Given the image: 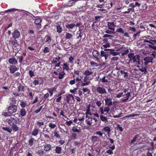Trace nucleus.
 I'll return each mask as SVG.
<instances>
[{"instance_id": "obj_9", "label": "nucleus", "mask_w": 156, "mask_h": 156, "mask_svg": "<svg viewBox=\"0 0 156 156\" xmlns=\"http://www.w3.org/2000/svg\"><path fill=\"white\" fill-rule=\"evenodd\" d=\"M44 122L43 120L41 119H39L35 123V125L38 128L41 129L43 128V126H44Z\"/></svg>"}, {"instance_id": "obj_55", "label": "nucleus", "mask_w": 156, "mask_h": 156, "mask_svg": "<svg viewBox=\"0 0 156 156\" xmlns=\"http://www.w3.org/2000/svg\"><path fill=\"white\" fill-rule=\"evenodd\" d=\"M74 60V58L73 57L71 56L69 57V58L68 62L69 63L72 64L73 63V61Z\"/></svg>"}, {"instance_id": "obj_51", "label": "nucleus", "mask_w": 156, "mask_h": 156, "mask_svg": "<svg viewBox=\"0 0 156 156\" xmlns=\"http://www.w3.org/2000/svg\"><path fill=\"white\" fill-rule=\"evenodd\" d=\"M90 112V106H88V107L87 109L86 110V112H85V114L86 115V117H87V116H88V114Z\"/></svg>"}, {"instance_id": "obj_46", "label": "nucleus", "mask_w": 156, "mask_h": 156, "mask_svg": "<svg viewBox=\"0 0 156 156\" xmlns=\"http://www.w3.org/2000/svg\"><path fill=\"white\" fill-rule=\"evenodd\" d=\"M34 139L31 137L29 140L28 141L29 142V145L31 146L33 145V143L34 142Z\"/></svg>"}, {"instance_id": "obj_18", "label": "nucleus", "mask_w": 156, "mask_h": 156, "mask_svg": "<svg viewBox=\"0 0 156 156\" xmlns=\"http://www.w3.org/2000/svg\"><path fill=\"white\" fill-rule=\"evenodd\" d=\"M92 54L94 57L96 59V61H98L99 59L98 58L99 55L98 52L97 50H94L92 52Z\"/></svg>"}, {"instance_id": "obj_56", "label": "nucleus", "mask_w": 156, "mask_h": 156, "mask_svg": "<svg viewBox=\"0 0 156 156\" xmlns=\"http://www.w3.org/2000/svg\"><path fill=\"white\" fill-rule=\"evenodd\" d=\"M50 49L48 47H45L43 50V52L44 53L49 52Z\"/></svg>"}, {"instance_id": "obj_63", "label": "nucleus", "mask_w": 156, "mask_h": 156, "mask_svg": "<svg viewBox=\"0 0 156 156\" xmlns=\"http://www.w3.org/2000/svg\"><path fill=\"white\" fill-rule=\"evenodd\" d=\"M140 31L137 32L136 34H134L133 35V37L134 39H136V37H139L140 36Z\"/></svg>"}, {"instance_id": "obj_22", "label": "nucleus", "mask_w": 156, "mask_h": 156, "mask_svg": "<svg viewBox=\"0 0 156 156\" xmlns=\"http://www.w3.org/2000/svg\"><path fill=\"white\" fill-rule=\"evenodd\" d=\"M45 42L47 44H49L51 42V37L47 35L44 37Z\"/></svg>"}, {"instance_id": "obj_44", "label": "nucleus", "mask_w": 156, "mask_h": 156, "mask_svg": "<svg viewBox=\"0 0 156 156\" xmlns=\"http://www.w3.org/2000/svg\"><path fill=\"white\" fill-rule=\"evenodd\" d=\"M90 64L92 67H96L99 66L98 63H96L93 61H90Z\"/></svg>"}, {"instance_id": "obj_54", "label": "nucleus", "mask_w": 156, "mask_h": 156, "mask_svg": "<svg viewBox=\"0 0 156 156\" xmlns=\"http://www.w3.org/2000/svg\"><path fill=\"white\" fill-rule=\"evenodd\" d=\"M116 31L117 32L121 33L122 34L124 33V31L121 28H119L117 29L116 30Z\"/></svg>"}, {"instance_id": "obj_27", "label": "nucleus", "mask_w": 156, "mask_h": 156, "mask_svg": "<svg viewBox=\"0 0 156 156\" xmlns=\"http://www.w3.org/2000/svg\"><path fill=\"white\" fill-rule=\"evenodd\" d=\"M39 130L38 129L35 128L33 130L31 135L33 136H36L38 133Z\"/></svg>"}, {"instance_id": "obj_23", "label": "nucleus", "mask_w": 156, "mask_h": 156, "mask_svg": "<svg viewBox=\"0 0 156 156\" xmlns=\"http://www.w3.org/2000/svg\"><path fill=\"white\" fill-rule=\"evenodd\" d=\"M103 130L107 133L108 135L110 137V132L111 131L110 128L108 126H106L104 128Z\"/></svg>"}, {"instance_id": "obj_57", "label": "nucleus", "mask_w": 156, "mask_h": 156, "mask_svg": "<svg viewBox=\"0 0 156 156\" xmlns=\"http://www.w3.org/2000/svg\"><path fill=\"white\" fill-rule=\"evenodd\" d=\"M43 106V105L41 106L40 107L39 109L35 110L34 112V113H35L36 114H37V113H38L39 112L41 111V110L42 109Z\"/></svg>"}, {"instance_id": "obj_40", "label": "nucleus", "mask_w": 156, "mask_h": 156, "mask_svg": "<svg viewBox=\"0 0 156 156\" xmlns=\"http://www.w3.org/2000/svg\"><path fill=\"white\" fill-rule=\"evenodd\" d=\"M72 131L74 133H80L81 131V130L79 129H78L76 127L73 126L72 129Z\"/></svg>"}, {"instance_id": "obj_17", "label": "nucleus", "mask_w": 156, "mask_h": 156, "mask_svg": "<svg viewBox=\"0 0 156 156\" xmlns=\"http://www.w3.org/2000/svg\"><path fill=\"white\" fill-rule=\"evenodd\" d=\"M93 73L92 70L91 69H89L85 70L83 74L86 76H88L92 75Z\"/></svg>"}, {"instance_id": "obj_34", "label": "nucleus", "mask_w": 156, "mask_h": 156, "mask_svg": "<svg viewBox=\"0 0 156 156\" xmlns=\"http://www.w3.org/2000/svg\"><path fill=\"white\" fill-rule=\"evenodd\" d=\"M17 91L19 92L21 91H24V86L21 84H20L17 87Z\"/></svg>"}, {"instance_id": "obj_14", "label": "nucleus", "mask_w": 156, "mask_h": 156, "mask_svg": "<svg viewBox=\"0 0 156 156\" xmlns=\"http://www.w3.org/2000/svg\"><path fill=\"white\" fill-rule=\"evenodd\" d=\"M37 18L35 20V23L37 25V28H41L42 20L39 17H37Z\"/></svg>"}, {"instance_id": "obj_7", "label": "nucleus", "mask_w": 156, "mask_h": 156, "mask_svg": "<svg viewBox=\"0 0 156 156\" xmlns=\"http://www.w3.org/2000/svg\"><path fill=\"white\" fill-rule=\"evenodd\" d=\"M139 70L141 72L143 73L145 75L147 73V66L145 65L144 63H142L141 66L139 68Z\"/></svg>"}, {"instance_id": "obj_52", "label": "nucleus", "mask_w": 156, "mask_h": 156, "mask_svg": "<svg viewBox=\"0 0 156 156\" xmlns=\"http://www.w3.org/2000/svg\"><path fill=\"white\" fill-rule=\"evenodd\" d=\"M110 47V45L109 43H107L105 44L102 45V46L101 47V48L104 49H105V48H106L108 47Z\"/></svg>"}, {"instance_id": "obj_13", "label": "nucleus", "mask_w": 156, "mask_h": 156, "mask_svg": "<svg viewBox=\"0 0 156 156\" xmlns=\"http://www.w3.org/2000/svg\"><path fill=\"white\" fill-rule=\"evenodd\" d=\"M12 37L15 39L18 38L20 36V33L17 30H15L12 33Z\"/></svg>"}, {"instance_id": "obj_50", "label": "nucleus", "mask_w": 156, "mask_h": 156, "mask_svg": "<svg viewBox=\"0 0 156 156\" xmlns=\"http://www.w3.org/2000/svg\"><path fill=\"white\" fill-rule=\"evenodd\" d=\"M103 37H108L109 39H112V37H114L113 36L109 35L108 34H105L103 36Z\"/></svg>"}, {"instance_id": "obj_19", "label": "nucleus", "mask_w": 156, "mask_h": 156, "mask_svg": "<svg viewBox=\"0 0 156 156\" xmlns=\"http://www.w3.org/2000/svg\"><path fill=\"white\" fill-rule=\"evenodd\" d=\"M8 62L10 64L14 65L17 63V61L15 58H12L9 59Z\"/></svg>"}, {"instance_id": "obj_41", "label": "nucleus", "mask_w": 156, "mask_h": 156, "mask_svg": "<svg viewBox=\"0 0 156 156\" xmlns=\"http://www.w3.org/2000/svg\"><path fill=\"white\" fill-rule=\"evenodd\" d=\"M27 112L24 109H22L20 111V115L22 117H23L26 115Z\"/></svg>"}, {"instance_id": "obj_16", "label": "nucleus", "mask_w": 156, "mask_h": 156, "mask_svg": "<svg viewBox=\"0 0 156 156\" xmlns=\"http://www.w3.org/2000/svg\"><path fill=\"white\" fill-rule=\"evenodd\" d=\"M104 51H108V53L109 54V55L111 54L114 56H115L118 55L119 53L115 51L113 49H104Z\"/></svg>"}, {"instance_id": "obj_32", "label": "nucleus", "mask_w": 156, "mask_h": 156, "mask_svg": "<svg viewBox=\"0 0 156 156\" xmlns=\"http://www.w3.org/2000/svg\"><path fill=\"white\" fill-rule=\"evenodd\" d=\"M62 30V28L60 25L58 24L56 26V31L58 33H61Z\"/></svg>"}, {"instance_id": "obj_4", "label": "nucleus", "mask_w": 156, "mask_h": 156, "mask_svg": "<svg viewBox=\"0 0 156 156\" xmlns=\"http://www.w3.org/2000/svg\"><path fill=\"white\" fill-rule=\"evenodd\" d=\"M92 78L89 76H85L83 79V82H81V86H84L89 85L90 83V82L89 80H92Z\"/></svg>"}, {"instance_id": "obj_26", "label": "nucleus", "mask_w": 156, "mask_h": 156, "mask_svg": "<svg viewBox=\"0 0 156 156\" xmlns=\"http://www.w3.org/2000/svg\"><path fill=\"white\" fill-rule=\"evenodd\" d=\"M10 72L11 73H13L15 71L18 70L17 68L15 66H12L9 69Z\"/></svg>"}, {"instance_id": "obj_42", "label": "nucleus", "mask_w": 156, "mask_h": 156, "mask_svg": "<svg viewBox=\"0 0 156 156\" xmlns=\"http://www.w3.org/2000/svg\"><path fill=\"white\" fill-rule=\"evenodd\" d=\"M65 75V73L63 71L59 73L58 74V78L59 79H63Z\"/></svg>"}, {"instance_id": "obj_48", "label": "nucleus", "mask_w": 156, "mask_h": 156, "mask_svg": "<svg viewBox=\"0 0 156 156\" xmlns=\"http://www.w3.org/2000/svg\"><path fill=\"white\" fill-rule=\"evenodd\" d=\"M53 134L55 137L58 138H60V136L58 133V131H54Z\"/></svg>"}, {"instance_id": "obj_10", "label": "nucleus", "mask_w": 156, "mask_h": 156, "mask_svg": "<svg viewBox=\"0 0 156 156\" xmlns=\"http://www.w3.org/2000/svg\"><path fill=\"white\" fill-rule=\"evenodd\" d=\"M107 26L109 30L113 31L115 30V25L113 22H107Z\"/></svg>"}, {"instance_id": "obj_36", "label": "nucleus", "mask_w": 156, "mask_h": 156, "mask_svg": "<svg viewBox=\"0 0 156 156\" xmlns=\"http://www.w3.org/2000/svg\"><path fill=\"white\" fill-rule=\"evenodd\" d=\"M44 150L46 151H49L51 149V146L49 144H47L46 145L44 146Z\"/></svg>"}, {"instance_id": "obj_53", "label": "nucleus", "mask_w": 156, "mask_h": 156, "mask_svg": "<svg viewBox=\"0 0 156 156\" xmlns=\"http://www.w3.org/2000/svg\"><path fill=\"white\" fill-rule=\"evenodd\" d=\"M142 41H143L145 43H148L150 44H152V45H154V44L152 43L151 41V40H150L149 41L148 40H146L145 39H142L141 40Z\"/></svg>"}, {"instance_id": "obj_2", "label": "nucleus", "mask_w": 156, "mask_h": 156, "mask_svg": "<svg viewBox=\"0 0 156 156\" xmlns=\"http://www.w3.org/2000/svg\"><path fill=\"white\" fill-rule=\"evenodd\" d=\"M17 118L11 117L8 119L7 122L8 124L11 126L12 129L15 131L19 130V128L17 126Z\"/></svg>"}, {"instance_id": "obj_12", "label": "nucleus", "mask_w": 156, "mask_h": 156, "mask_svg": "<svg viewBox=\"0 0 156 156\" xmlns=\"http://www.w3.org/2000/svg\"><path fill=\"white\" fill-rule=\"evenodd\" d=\"M86 124L89 126H91L92 124L93 123V118L92 117L87 116V117H86Z\"/></svg>"}, {"instance_id": "obj_25", "label": "nucleus", "mask_w": 156, "mask_h": 156, "mask_svg": "<svg viewBox=\"0 0 156 156\" xmlns=\"http://www.w3.org/2000/svg\"><path fill=\"white\" fill-rule=\"evenodd\" d=\"M43 83V81L41 80H34L33 82L32 83L36 86L38 84L41 85Z\"/></svg>"}, {"instance_id": "obj_61", "label": "nucleus", "mask_w": 156, "mask_h": 156, "mask_svg": "<svg viewBox=\"0 0 156 156\" xmlns=\"http://www.w3.org/2000/svg\"><path fill=\"white\" fill-rule=\"evenodd\" d=\"M93 115L94 116H96L98 118L99 117V115L97 113H94V114L91 113L90 112L88 114V115Z\"/></svg>"}, {"instance_id": "obj_3", "label": "nucleus", "mask_w": 156, "mask_h": 156, "mask_svg": "<svg viewBox=\"0 0 156 156\" xmlns=\"http://www.w3.org/2000/svg\"><path fill=\"white\" fill-rule=\"evenodd\" d=\"M95 91L100 94H103L107 93L105 88L100 86H97L95 87Z\"/></svg>"}, {"instance_id": "obj_59", "label": "nucleus", "mask_w": 156, "mask_h": 156, "mask_svg": "<svg viewBox=\"0 0 156 156\" xmlns=\"http://www.w3.org/2000/svg\"><path fill=\"white\" fill-rule=\"evenodd\" d=\"M104 111H105V112H106V113H108L110 111V108L108 106H107L105 107L104 108Z\"/></svg>"}, {"instance_id": "obj_43", "label": "nucleus", "mask_w": 156, "mask_h": 156, "mask_svg": "<svg viewBox=\"0 0 156 156\" xmlns=\"http://www.w3.org/2000/svg\"><path fill=\"white\" fill-rule=\"evenodd\" d=\"M2 129L4 131H7L9 133H11L12 131V129L9 127H3Z\"/></svg>"}, {"instance_id": "obj_64", "label": "nucleus", "mask_w": 156, "mask_h": 156, "mask_svg": "<svg viewBox=\"0 0 156 156\" xmlns=\"http://www.w3.org/2000/svg\"><path fill=\"white\" fill-rule=\"evenodd\" d=\"M105 33L108 34H114L115 33V32L113 31H110L109 30H107L105 31Z\"/></svg>"}, {"instance_id": "obj_33", "label": "nucleus", "mask_w": 156, "mask_h": 156, "mask_svg": "<svg viewBox=\"0 0 156 156\" xmlns=\"http://www.w3.org/2000/svg\"><path fill=\"white\" fill-rule=\"evenodd\" d=\"M73 35L69 33H66V36H65V38L66 40L67 39H73Z\"/></svg>"}, {"instance_id": "obj_47", "label": "nucleus", "mask_w": 156, "mask_h": 156, "mask_svg": "<svg viewBox=\"0 0 156 156\" xmlns=\"http://www.w3.org/2000/svg\"><path fill=\"white\" fill-rule=\"evenodd\" d=\"M48 126L51 129H54L56 127V124H54L52 122H50L49 123Z\"/></svg>"}, {"instance_id": "obj_11", "label": "nucleus", "mask_w": 156, "mask_h": 156, "mask_svg": "<svg viewBox=\"0 0 156 156\" xmlns=\"http://www.w3.org/2000/svg\"><path fill=\"white\" fill-rule=\"evenodd\" d=\"M153 59V58L151 57H146L144 59V60L145 61L144 64L147 66L148 63L152 62Z\"/></svg>"}, {"instance_id": "obj_45", "label": "nucleus", "mask_w": 156, "mask_h": 156, "mask_svg": "<svg viewBox=\"0 0 156 156\" xmlns=\"http://www.w3.org/2000/svg\"><path fill=\"white\" fill-rule=\"evenodd\" d=\"M71 140L76 139L77 138V134H76L73 133H72L71 135L70 136Z\"/></svg>"}, {"instance_id": "obj_5", "label": "nucleus", "mask_w": 156, "mask_h": 156, "mask_svg": "<svg viewBox=\"0 0 156 156\" xmlns=\"http://www.w3.org/2000/svg\"><path fill=\"white\" fill-rule=\"evenodd\" d=\"M17 107L16 105L12 104L9 106L8 108L9 113L13 114L17 111Z\"/></svg>"}, {"instance_id": "obj_35", "label": "nucleus", "mask_w": 156, "mask_h": 156, "mask_svg": "<svg viewBox=\"0 0 156 156\" xmlns=\"http://www.w3.org/2000/svg\"><path fill=\"white\" fill-rule=\"evenodd\" d=\"M61 59V57L59 56H58L54 58L51 61V63L52 64H55L57 62H59L60 59Z\"/></svg>"}, {"instance_id": "obj_60", "label": "nucleus", "mask_w": 156, "mask_h": 156, "mask_svg": "<svg viewBox=\"0 0 156 156\" xmlns=\"http://www.w3.org/2000/svg\"><path fill=\"white\" fill-rule=\"evenodd\" d=\"M100 81L103 83H107L108 82V80L105 79V76H104L102 78L100 79Z\"/></svg>"}, {"instance_id": "obj_49", "label": "nucleus", "mask_w": 156, "mask_h": 156, "mask_svg": "<svg viewBox=\"0 0 156 156\" xmlns=\"http://www.w3.org/2000/svg\"><path fill=\"white\" fill-rule=\"evenodd\" d=\"M18 9H16L15 8L11 9H9L7 10H6L5 11V12H13L16 11L18 10Z\"/></svg>"}, {"instance_id": "obj_38", "label": "nucleus", "mask_w": 156, "mask_h": 156, "mask_svg": "<svg viewBox=\"0 0 156 156\" xmlns=\"http://www.w3.org/2000/svg\"><path fill=\"white\" fill-rule=\"evenodd\" d=\"M9 42L13 45H17V46L19 45L16 39L14 41L10 40Z\"/></svg>"}, {"instance_id": "obj_6", "label": "nucleus", "mask_w": 156, "mask_h": 156, "mask_svg": "<svg viewBox=\"0 0 156 156\" xmlns=\"http://www.w3.org/2000/svg\"><path fill=\"white\" fill-rule=\"evenodd\" d=\"M66 102L69 104H72L74 101V98L73 96L71 94H68L66 95Z\"/></svg>"}, {"instance_id": "obj_39", "label": "nucleus", "mask_w": 156, "mask_h": 156, "mask_svg": "<svg viewBox=\"0 0 156 156\" xmlns=\"http://www.w3.org/2000/svg\"><path fill=\"white\" fill-rule=\"evenodd\" d=\"M63 69H65L66 71H68V70L69 69V64L67 63H64L63 64Z\"/></svg>"}, {"instance_id": "obj_28", "label": "nucleus", "mask_w": 156, "mask_h": 156, "mask_svg": "<svg viewBox=\"0 0 156 156\" xmlns=\"http://www.w3.org/2000/svg\"><path fill=\"white\" fill-rule=\"evenodd\" d=\"M100 118L101 120L105 123L107 122H108V118L105 116H104L103 115H101L100 116Z\"/></svg>"}, {"instance_id": "obj_29", "label": "nucleus", "mask_w": 156, "mask_h": 156, "mask_svg": "<svg viewBox=\"0 0 156 156\" xmlns=\"http://www.w3.org/2000/svg\"><path fill=\"white\" fill-rule=\"evenodd\" d=\"M76 26V25L74 23L67 24L66 25V27L68 29H72Z\"/></svg>"}, {"instance_id": "obj_24", "label": "nucleus", "mask_w": 156, "mask_h": 156, "mask_svg": "<svg viewBox=\"0 0 156 156\" xmlns=\"http://www.w3.org/2000/svg\"><path fill=\"white\" fill-rule=\"evenodd\" d=\"M63 47L65 49L67 50V49H69V48H70L71 46V43L68 42H66L64 44Z\"/></svg>"}, {"instance_id": "obj_15", "label": "nucleus", "mask_w": 156, "mask_h": 156, "mask_svg": "<svg viewBox=\"0 0 156 156\" xmlns=\"http://www.w3.org/2000/svg\"><path fill=\"white\" fill-rule=\"evenodd\" d=\"M107 51V52H105L103 51H101V57H104L106 60L108 59V56L110 55L109 53H108V51Z\"/></svg>"}, {"instance_id": "obj_1", "label": "nucleus", "mask_w": 156, "mask_h": 156, "mask_svg": "<svg viewBox=\"0 0 156 156\" xmlns=\"http://www.w3.org/2000/svg\"><path fill=\"white\" fill-rule=\"evenodd\" d=\"M128 58H129V63H131L138 68L140 66L138 65L140 64V56L138 55H134L133 53H131L128 54Z\"/></svg>"}, {"instance_id": "obj_21", "label": "nucleus", "mask_w": 156, "mask_h": 156, "mask_svg": "<svg viewBox=\"0 0 156 156\" xmlns=\"http://www.w3.org/2000/svg\"><path fill=\"white\" fill-rule=\"evenodd\" d=\"M130 96V93L128 92L126 94H124L123 95V96L124 97V98H125V99L122 100V101L123 102H126L128 99H129V97Z\"/></svg>"}, {"instance_id": "obj_37", "label": "nucleus", "mask_w": 156, "mask_h": 156, "mask_svg": "<svg viewBox=\"0 0 156 156\" xmlns=\"http://www.w3.org/2000/svg\"><path fill=\"white\" fill-rule=\"evenodd\" d=\"M62 147L58 146H56L55 149V152L57 154H60L62 152Z\"/></svg>"}, {"instance_id": "obj_58", "label": "nucleus", "mask_w": 156, "mask_h": 156, "mask_svg": "<svg viewBox=\"0 0 156 156\" xmlns=\"http://www.w3.org/2000/svg\"><path fill=\"white\" fill-rule=\"evenodd\" d=\"M20 105L21 107L22 108H24L26 106V103L24 101H21L20 102Z\"/></svg>"}, {"instance_id": "obj_31", "label": "nucleus", "mask_w": 156, "mask_h": 156, "mask_svg": "<svg viewBox=\"0 0 156 156\" xmlns=\"http://www.w3.org/2000/svg\"><path fill=\"white\" fill-rule=\"evenodd\" d=\"M96 101H97L96 102V104L97 106L98 107H100L102 105V103H103L104 101L102 99L101 100H100L99 101L98 100H96Z\"/></svg>"}, {"instance_id": "obj_20", "label": "nucleus", "mask_w": 156, "mask_h": 156, "mask_svg": "<svg viewBox=\"0 0 156 156\" xmlns=\"http://www.w3.org/2000/svg\"><path fill=\"white\" fill-rule=\"evenodd\" d=\"M140 138H141V137H140L139 135H136L132 140L131 142V143H133L136 141L138 142V140H140Z\"/></svg>"}, {"instance_id": "obj_30", "label": "nucleus", "mask_w": 156, "mask_h": 156, "mask_svg": "<svg viewBox=\"0 0 156 156\" xmlns=\"http://www.w3.org/2000/svg\"><path fill=\"white\" fill-rule=\"evenodd\" d=\"M120 73L124 75L123 76L126 79L128 77V74H129L127 72L125 71L124 70H121L120 71Z\"/></svg>"}, {"instance_id": "obj_62", "label": "nucleus", "mask_w": 156, "mask_h": 156, "mask_svg": "<svg viewBox=\"0 0 156 156\" xmlns=\"http://www.w3.org/2000/svg\"><path fill=\"white\" fill-rule=\"evenodd\" d=\"M109 147L112 150H114L115 149V146L114 144H111L109 146Z\"/></svg>"}, {"instance_id": "obj_8", "label": "nucleus", "mask_w": 156, "mask_h": 156, "mask_svg": "<svg viewBox=\"0 0 156 156\" xmlns=\"http://www.w3.org/2000/svg\"><path fill=\"white\" fill-rule=\"evenodd\" d=\"M105 104L106 105L108 106H110L113 104L112 98L109 97H107L105 99Z\"/></svg>"}]
</instances>
